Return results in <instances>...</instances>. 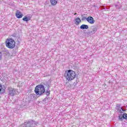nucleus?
<instances>
[{
	"instance_id": "nucleus-1",
	"label": "nucleus",
	"mask_w": 127,
	"mask_h": 127,
	"mask_svg": "<svg viewBox=\"0 0 127 127\" xmlns=\"http://www.w3.org/2000/svg\"><path fill=\"white\" fill-rule=\"evenodd\" d=\"M64 77L67 81H72L76 78V72L71 69H68L65 71Z\"/></svg>"
},
{
	"instance_id": "nucleus-2",
	"label": "nucleus",
	"mask_w": 127,
	"mask_h": 127,
	"mask_svg": "<svg viewBox=\"0 0 127 127\" xmlns=\"http://www.w3.org/2000/svg\"><path fill=\"white\" fill-rule=\"evenodd\" d=\"M34 92L38 97H40L45 93V87L42 84H39L35 88Z\"/></svg>"
},
{
	"instance_id": "nucleus-3",
	"label": "nucleus",
	"mask_w": 127,
	"mask_h": 127,
	"mask_svg": "<svg viewBox=\"0 0 127 127\" xmlns=\"http://www.w3.org/2000/svg\"><path fill=\"white\" fill-rule=\"evenodd\" d=\"M37 125H38V122L30 120L25 122L24 124H22V127H35Z\"/></svg>"
},
{
	"instance_id": "nucleus-4",
	"label": "nucleus",
	"mask_w": 127,
	"mask_h": 127,
	"mask_svg": "<svg viewBox=\"0 0 127 127\" xmlns=\"http://www.w3.org/2000/svg\"><path fill=\"white\" fill-rule=\"evenodd\" d=\"M5 45L8 48L13 49L15 47V42L12 38L7 39L5 41Z\"/></svg>"
},
{
	"instance_id": "nucleus-5",
	"label": "nucleus",
	"mask_w": 127,
	"mask_h": 127,
	"mask_svg": "<svg viewBox=\"0 0 127 127\" xmlns=\"http://www.w3.org/2000/svg\"><path fill=\"white\" fill-rule=\"evenodd\" d=\"M17 90L13 88H9V92H8L9 96H11V97H12L13 96H14V95H17Z\"/></svg>"
},
{
	"instance_id": "nucleus-6",
	"label": "nucleus",
	"mask_w": 127,
	"mask_h": 127,
	"mask_svg": "<svg viewBox=\"0 0 127 127\" xmlns=\"http://www.w3.org/2000/svg\"><path fill=\"white\" fill-rule=\"evenodd\" d=\"M28 100L29 102H33V101L37 100V95L34 94H31L28 96Z\"/></svg>"
},
{
	"instance_id": "nucleus-7",
	"label": "nucleus",
	"mask_w": 127,
	"mask_h": 127,
	"mask_svg": "<svg viewBox=\"0 0 127 127\" xmlns=\"http://www.w3.org/2000/svg\"><path fill=\"white\" fill-rule=\"evenodd\" d=\"M86 20L90 24H94V23H95V21L94 19V18L92 16H88L86 19Z\"/></svg>"
},
{
	"instance_id": "nucleus-8",
	"label": "nucleus",
	"mask_w": 127,
	"mask_h": 127,
	"mask_svg": "<svg viewBox=\"0 0 127 127\" xmlns=\"http://www.w3.org/2000/svg\"><path fill=\"white\" fill-rule=\"evenodd\" d=\"M122 106V104H117L116 105V110H117V113H120V114H123V111H122L121 106Z\"/></svg>"
},
{
	"instance_id": "nucleus-9",
	"label": "nucleus",
	"mask_w": 127,
	"mask_h": 127,
	"mask_svg": "<svg viewBox=\"0 0 127 127\" xmlns=\"http://www.w3.org/2000/svg\"><path fill=\"white\" fill-rule=\"evenodd\" d=\"M23 16V14L19 10H17L16 13V17L17 18H21Z\"/></svg>"
},
{
	"instance_id": "nucleus-10",
	"label": "nucleus",
	"mask_w": 127,
	"mask_h": 127,
	"mask_svg": "<svg viewBox=\"0 0 127 127\" xmlns=\"http://www.w3.org/2000/svg\"><path fill=\"white\" fill-rule=\"evenodd\" d=\"M30 19H31V17L28 16L27 15L25 16L24 18H23L22 20H23V21H26V22H27V21H29Z\"/></svg>"
},
{
	"instance_id": "nucleus-11",
	"label": "nucleus",
	"mask_w": 127,
	"mask_h": 127,
	"mask_svg": "<svg viewBox=\"0 0 127 127\" xmlns=\"http://www.w3.org/2000/svg\"><path fill=\"white\" fill-rule=\"evenodd\" d=\"M97 30H98V28L95 26H93L92 31H90L89 33H90V34H95Z\"/></svg>"
},
{
	"instance_id": "nucleus-12",
	"label": "nucleus",
	"mask_w": 127,
	"mask_h": 127,
	"mask_svg": "<svg viewBox=\"0 0 127 127\" xmlns=\"http://www.w3.org/2000/svg\"><path fill=\"white\" fill-rule=\"evenodd\" d=\"M80 22H81V19H80L79 17H77V18L74 19V23L76 24V25L80 24Z\"/></svg>"
},
{
	"instance_id": "nucleus-13",
	"label": "nucleus",
	"mask_w": 127,
	"mask_h": 127,
	"mask_svg": "<svg viewBox=\"0 0 127 127\" xmlns=\"http://www.w3.org/2000/svg\"><path fill=\"white\" fill-rule=\"evenodd\" d=\"M4 93H5V88H3L2 85L0 84V95L1 94H4Z\"/></svg>"
},
{
	"instance_id": "nucleus-14",
	"label": "nucleus",
	"mask_w": 127,
	"mask_h": 127,
	"mask_svg": "<svg viewBox=\"0 0 127 127\" xmlns=\"http://www.w3.org/2000/svg\"><path fill=\"white\" fill-rule=\"evenodd\" d=\"M80 29H88L89 28V26L86 24H82L80 27Z\"/></svg>"
},
{
	"instance_id": "nucleus-15",
	"label": "nucleus",
	"mask_w": 127,
	"mask_h": 127,
	"mask_svg": "<svg viewBox=\"0 0 127 127\" xmlns=\"http://www.w3.org/2000/svg\"><path fill=\"white\" fill-rule=\"evenodd\" d=\"M46 86L48 88V89L47 90L45 91V93H46V95H47V96H49V95H50V90H49V87H50L49 85L47 84Z\"/></svg>"
},
{
	"instance_id": "nucleus-16",
	"label": "nucleus",
	"mask_w": 127,
	"mask_h": 127,
	"mask_svg": "<svg viewBox=\"0 0 127 127\" xmlns=\"http://www.w3.org/2000/svg\"><path fill=\"white\" fill-rule=\"evenodd\" d=\"M52 5H55L57 3V0H50Z\"/></svg>"
},
{
	"instance_id": "nucleus-17",
	"label": "nucleus",
	"mask_w": 127,
	"mask_h": 127,
	"mask_svg": "<svg viewBox=\"0 0 127 127\" xmlns=\"http://www.w3.org/2000/svg\"><path fill=\"white\" fill-rule=\"evenodd\" d=\"M122 118H123V120H127V114L124 113L123 114H121Z\"/></svg>"
},
{
	"instance_id": "nucleus-18",
	"label": "nucleus",
	"mask_w": 127,
	"mask_h": 127,
	"mask_svg": "<svg viewBox=\"0 0 127 127\" xmlns=\"http://www.w3.org/2000/svg\"><path fill=\"white\" fill-rule=\"evenodd\" d=\"M118 118H119V120H120V121H121V122H123L124 119H123V117H122V114L120 115V116H119Z\"/></svg>"
},
{
	"instance_id": "nucleus-19",
	"label": "nucleus",
	"mask_w": 127,
	"mask_h": 127,
	"mask_svg": "<svg viewBox=\"0 0 127 127\" xmlns=\"http://www.w3.org/2000/svg\"><path fill=\"white\" fill-rule=\"evenodd\" d=\"M81 15L82 17L81 20H85V19H86V20H87V17H83L84 15H83V14H81Z\"/></svg>"
},
{
	"instance_id": "nucleus-20",
	"label": "nucleus",
	"mask_w": 127,
	"mask_h": 127,
	"mask_svg": "<svg viewBox=\"0 0 127 127\" xmlns=\"http://www.w3.org/2000/svg\"><path fill=\"white\" fill-rule=\"evenodd\" d=\"M1 58H2V54H1V52H0V61L1 60Z\"/></svg>"
},
{
	"instance_id": "nucleus-21",
	"label": "nucleus",
	"mask_w": 127,
	"mask_h": 127,
	"mask_svg": "<svg viewBox=\"0 0 127 127\" xmlns=\"http://www.w3.org/2000/svg\"><path fill=\"white\" fill-rule=\"evenodd\" d=\"M115 7H116V8H120V6L119 5H115Z\"/></svg>"
},
{
	"instance_id": "nucleus-22",
	"label": "nucleus",
	"mask_w": 127,
	"mask_h": 127,
	"mask_svg": "<svg viewBox=\"0 0 127 127\" xmlns=\"http://www.w3.org/2000/svg\"><path fill=\"white\" fill-rule=\"evenodd\" d=\"M47 100V97H46L43 100V102H46Z\"/></svg>"
},
{
	"instance_id": "nucleus-23",
	"label": "nucleus",
	"mask_w": 127,
	"mask_h": 127,
	"mask_svg": "<svg viewBox=\"0 0 127 127\" xmlns=\"http://www.w3.org/2000/svg\"><path fill=\"white\" fill-rule=\"evenodd\" d=\"M121 111H122L123 112H125L126 111V110L123 109V107H121Z\"/></svg>"
},
{
	"instance_id": "nucleus-24",
	"label": "nucleus",
	"mask_w": 127,
	"mask_h": 127,
	"mask_svg": "<svg viewBox=\"0 0 127 127\" xmlns=\"http://www.w3.org/2000/svg\"><path fill=\"white\" fill-rule=\"evenodd\" d=\"M102 9H105L106 10V8H105V6H102Z\"/></svg>"
},
{
	"instance_id": "nucleus-25",
	"label": "nucleus",
	"mask_w": 127,
	"mask_h": 127,
	"mask_svg": "<svg viewBox=\"0 0 127 127\" xmlns=\"http://www.w3.org/2000/svg\"><path fill=\"white\" fill-rule=\"evenodd\" d=\"M3 52H7V53H8V51H7L6 49H4Z\"/></svg>"
},
{
	"instance_id": "nucleus-26",
	"label": "nucleus",
	"mask_w": 127,
	"mask_h": 127,
	"mask_svg": "<svg viewBox=\"0 0 127 127\" xmlns=\"http://www.w3.org/2000/svg\"><path fill=\"white\" fill-rule=\"evenodd\" d=\"M46 98H47V100H49V99H50V97H48V96L46 97Z\"/></svg>"
},
{
	"instance_id": "nucleus-27",
	"label": "nucleus",
	"mask_w": 127,
	"mask_h": 127,
	"mask_svg": "<svg viewBox=\"0 0 127 127\" xmlns=\"http://www.w3.org/2000/svg\"><path fill=\"white\" fill-rule=\"evenodd\" d=\"M77 83H78L77 82H76V83L74 82V85H77Z\"/></svg>"
},
{
	"instance_id": "nucleus-28",
	"label": "nucleus",
	"mask_w": 127,
	"mask_h": 127,
	"mask_svg": "<svg viewBox=\"0 0 127 127\" xmlns=\"http://www.w3.org/2000/svg\"><path fill=\"white\" fill-rule=\"evenodd\" d=\"M76 14H77L76 13H75L74 14V15H76Z\"/></svg>"
},
{
	"instance_id": "nucleus-29",
	"label": "nucleus",
	"mask_w": 127,
	"mask_h": 127,
	"mask_svg": "<svg viewBox=\"0 0 127 127\" xmlns=\"http://www.w3.org/2000/svg\"><path fill=\"white\" fill-rule=\"evenodd\" d=\"M18 44H19V41H18Z\"/></svg>"
},
{
	"instance_id": "nucleus-30",
	"label": "nucleus",
	"mask_w": 127,
	"mask_h": 127,
	"mask_svg": "<svg viewBox=\"0 0 127 127\" xmlns=\"http://www.w3.org/2000/svg\"><path fill=\"white\" fill-rule=\"evenodd\" d=\"M17 93H18V92H17Z\"/></svg>"
}]
</instances>
